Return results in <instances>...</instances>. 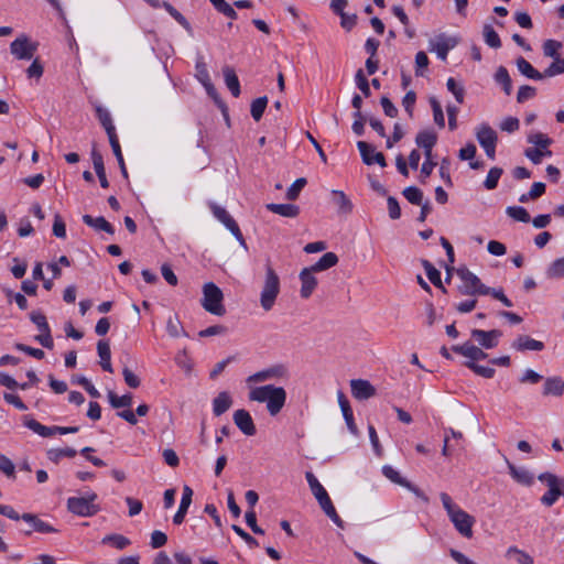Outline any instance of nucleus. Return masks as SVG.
Returning <instances> with one entry per match:
<instances>
[{
	"label": "nucleus",
	"mask_w": 564,
	"mask_h": 564,
	"mask_svg": "<svg viewBox=\"0 0 564 564\" xmlns=\"http://www.w3.org/2000/svg\"><path fill=\"white\" fill-rule=\"evenodd\" d=\"M289 368L283 364L265 367L246 378L248 399L252 402L265 404L271 416L278 415L285 406L288 393L281 386L265 383L269 381L288 380Z\"/></svg>",
	"instance_id": "1"
},
{
	"label": "nucleus",
	"mask_w": 564,
	"mask_h": 564,
	"mask_svg": "<svg viewBox=\"0 0 564 564\" xmlns=\"http://www.w3.org/2000/svg\"><path fill=\"white\" fill-rule=\"evenodd\" d=\"M440 499L454 529L463 538H473V528L476 523L475 517L465 511L447 492H441Z\"/></svg>",
	"instance_id": "2"
},
{
	"label": "nucleus",
	"mask_w": 564,
	"mask_h": 564,
	"mask_svg": "<svg viewBox=\"0 0 564 564\" xmlns=\"http://www.w3.org/2000/svg\"><path fill=\"white\" fill-rule=\"evenodd\" d=\"M280 278L271 265L265 267V275L260 292V306L263 311L269 312L275 305L280 294Z\"/></svg>",
	"instance_id": "3"
},
{
	"label": "nucleus",
	"mask_w": 564,
	"mask_h": 564,
	"mask_svg": "<svg viewBox=\"0 0 564 564\" xmlns=\"http://www.w3.org/2000/svg\"><path fill=\"white\" fill-rule=\"evenodd\" d=\"M203 297L200 301L204 310L213 315L223 316L226 313L224 305V293L214 283L207 282L203 285Z\"/></svg>",
	"instance_id": "4"
},
{
	"label": "nucleus",
	"mask_w": 564,
	"mask_h": 564,
	"mask_svg": "<svg viewBox=\"0 0 564 564\" xmlns=\"http://www.w3.org/2000/svg\"><path fill=\"white\" fill-rule=\"evenodd\" d=\"M97 495L94 491H87L82 497H69L67 499V509L78 517H93L99 512L100 508L95 503Z\"/></svg>",
	"instance_id": "5"
},
{
	"label": "nucleus",
	"mask_w": 564,
	"mask_h": 564,
	"mask_svg": "<svg viewBox=\"0 0 564 564\" xmlns=\"http://www.w3.org/2000/svg\"><path fill=\"white\" fill-rule=\"evenodd\" d=\"M538 478L549 488L547 491L541 497V502L544 506L551 507L561 496L564 497V478H560L551 473H543Z\"/></svg>",
	"instance_id": "6"
},
{
	"label": "nucleus",
	"mask_w": 564,
	"mask_h": 564,
	"mask_svg": "<svg viewBox=\"0 0 564 564\" xmlns=\"http://www.w3.org/2000/svg\"><path fill=\"white\" fill-rule=\"evenodd\" d=\"M457 275L462 281L459 291L465 295H488L489 288L481 283L480 279L467 268H459Z\"/></svg>",
	"instance_id": "7"
},
{
	"label": "nucleus",
	"mask_w": 564,
	"mask_h": 564,
	"mask_svg": "<svg viewBox=\"0 0 564 564\" xmlns=\"http://www.w3.org/2000/svg\"><path fill=\"white\" fill-rule=\"evenodd\" d=\"M475 137L479 145L484 149L490 160L496 158V147L498 142L497 131L487 122H482L475 128Z\"/></svg>",
	"instance_id": "8"
},
{
	"label": "nucleus",
	"mask_w": 564,
	"mask_h": 564,
	"mask_svg": "<svg viewBox=\"0 0 564 564\" xmlns=\"http://www.w3.org/2000/svg\"><path fill=\"white\" fill-rule=\"evenodd\" d=\"M459 41L458 35L440 33L429 40V51L435 53L441 61L445 62L449 51L455 48Z\"/></svg>",
	"instance_id": "9"
},
{
	"label": "nucleus",
	"mask_w": 564,
	"mask_h": 564,
	"mask_svg": "<svg viewBox=\"0 0 564 564\" xmlns=\"http://www.w3.org/2000/svg\"><path fill=\"white\" fill-rule=\"evenodd\" d=\"M37 50V43L26 34H20L11 44L10 52L17 59L30 61Z\"/></svg>",
	"instance_id": "10"
},
{
	"label": "nucleus",
	"mask_w": 564,
	"mask_h": 564,
	"mask_svg": "<svg viewBox=\"0 0 564 564\" xmlns=\"http://www.w3.org/2000/svg\"><path fill=\"white\" fill-rule=\"evenodd\" d=\"M382 475L389 479L391 482L399 485L409 491H411L415 497L421 499L424 502H429L427 496L415 485L406 480L404 477L401 476L400 471L395 469L391 465H384L382 466Z\"/></svg>",
	"instance_id": "11"
},
{
	"label": "nucleus",
	"mask_w": 564,
	"mask_h": 564,
	"mask_svg": "<svg viewBox=\"0 0 564 564\" xmlns=\"http://www.w3.org/2000/svg\"><path fill=\"white\" fill-rule=\"evenodd\" d=\"M210 209L214 217L219 223H221L241 245L245 246V239L239 229V226L237 225L235 219L229 215V213L224 207L216 204H212Z\"/></svg>",
	"instance_id": "12"
},
{
	"label": "nucleus",
	"mask_w": 564,
	"mask_h": 564,
	"mask_svg": "<svg viewBox=\"0 0 564 564\" xmlns=\"http://www.w3.org/2000/svg\"><path fill=\"white\" fill-rule=\"evenodd\" d=\"M502 333L498 329L482 330L473 329L471 337L485 349H491L498 346Z\"/></svg>",
	"instance_id": "13"
},
{
	"label": "nucleus",
	"mask_w": 564,
	"mask_h": 564,
	"mask_svg": "<svg viewBox=\"0 0 564 564\" xmlns=\"http://www.w3.org/2000/svg\"><path fill=\"white\" fill-rule=\"evenodd\" d=\"M236 426L247 436H253L257 432L251 414L245 410L239 409L232 415Z\"/></svg>",
	"instance_id": "14"
},
{
	"label": "nucleus",
	"mask_w": 564,
	"mask_h": 564,
	"mask_svg": "<svg viewBox=\"0 0 564 564\" xmlns=\"http://www.w3.org/2000/svg\"><path fill=\"white\" fill-rule=\"evenodd\" d=\"M195 77L196 79L204 86L207 95L212 97L213 99L217 100L218 94L216 91V88L214 87L210 76L207 69V66L203 58L197 59L195 65Z\"/></svg>",
	"instance_id": "15"
},
{
	"label": "nucleus",
	"mask_w": 564,
	"mask_h": 564,
	"mask_svg": "<svg viewBox=\"0 0 564 564\" xmlns=\"http://www.w3.org/2000/svg\"><path fill=\"white\" fill-rule=\"evenodd\" d=\"M357 148L360 152L361 159L365 164L372 165L375 163L379 164L380 166H386V160L381 152H377L373 147L368 144L365 141H358Z\"/></svg>",
	"instance_id": "16"
},
{
	"label": "nucleus",
	"mask_w": 564,
	"mask_h": 564,
	"mask_svg": "<svg viewBox=\"0 0 564 564\" xmlns=\"http://www.w3.org/2000/svg\"><path fill=\"white\" fill-rule=\"evenodd\" d=\"M351 394L357 400H368L376 395V388L365 379L350 380Z\"/></svg>",
	"instance_id": "17"
},
{
	"label": "nucleus",
	"mask_w": 564,
	"mask_h": 564,
	"mask_svg": "<svg viewBox=\"0 0 564 564\" xmlns=\"http://www.w3.org/2000/svg\"><path fill=\"white\" fill-rule=\"evenodd\" d=\"M452 350L466 357L468 359L467 361L471 362L487 358V354L470 341H466L462 345H455L452 347Z\"/></svg>",
	"instance_id": "18"
},
{
	"label": "nucleus",
	"mask_w": 564,
	"mask_h": 564,
	"mask_svg": "<svg viewBox=\"0 0 564 564\" xmlns=\"http://www.w3.org/2000/svg\"><path fill=\"white\" fill-rule=\"evenodd\" d=\"M21 518L24 522H26L30 525V530L25 532L26 535H30L32 532L55 533L57 531L48 522L43 521L33 513H23Z\"/></svg>",
	"instance_id": "19"
},
{
	"label": "nucleus",
	"mask_w": 564,
	"mask_h": 564,
	"mask_svg": "<svg viewBox=\"0 0 564 564\" xmlns=\"http://www.w3.org/2000/svg\"><path fill=\"white\" fill-rule=\"evenodd\" d=\"M544 343L536 340L529 335H519L512 343L511 348L523 352V351H542L544 349Z\"/></svg>",
	"instance_id": "20"
},
{
	"label": "nucleus",
	"mask_w": 564,
	"mask_h": 564,
	"mask_svg": "<svg viewBox=\"0 0 564 564\" xmlns=\"http://www.w3.org/2000/svg\"><path fill=\"white\" fill-rule=\"evenodd\" d=\"M193 490L189 486L183 487L182 498L176 513L173 517V523L180 525L184 522L188 508L192 503Z\"/></svg>",
	"instance_id": "21"
},
{
	"label": "nucleus",
	"mask_w": 564,
	"mask_h": 564,
	"mask_svg": "<svg viewBox=\"0 0 564 564\" xmlns=\"http://www.w3.org/2000/svg\"><path fill=\"white\" fill-rule=\"evenodd\" d=\"M314 272L315 271L311 268H304L300 273L302 284L300 293L303 299L310 297L317 285V279L314 276Z\"/></svg>",
	"instance_id": "22"
},
{
	"label": "nucleus",
	"mask_w": 564,
	"mask_h": 564,
	"mask_svg": "<svg viewBox=\"0 0 564 564\" xmlns=\"http://www.w3.org/2000/svg\"><path fill=\"white\" fill-rule=\"evenodd\" d=\"M346 4H347V2H330V8H332L334 13L340 15V19H341L340 24H341V26L345 30L350 31L355 26V24H356V14L347 13L345 11Z\"/></svg>",
	"instance_id": "23"
},
{
	"label": "nucleus",
	"mask_w": 564,
	"mask_h": 564,
	"mask_svg": "<svg viewBox=\"0 0 564 564\" xmlns=\"http://www.w3.org/2000/svg\"><path fill=\"white\" fill-rule=\"evenodd\" d=\"M23 425L42 437L55 435V426L43 425L30 415L23 417Z\"/></svg>",
	"instance_id": "24"
},
{
	"label": "nucleus",
	"mask_w": 564,
	"mask_h": 564,
	"mask_svg": "<svg viewBox=\"0 0 564 564\" xmlns=\"http://www.w3.org/2000/svg\"><path fill=\"white\" fill-rule=\"evenodd\" d=\"M330 195L332 200L337 206L339 214L348 215L352 212L354 205L343 191L333 189Z\"/></svg>",
	"instance_id": "25"
},
{
	"label": "nucleus",
	"mask_w": 564,
	"mask_h": 564,
	"mask_svg": "<svg viewBox=\"0 0 564 564\" xmlns=\"http://www.w3.org/2000/svg\"><path fill=\"white\" fill-rule=\"evenodd\" d=\"M507 464H508L510 475L517 482H519L523 486H531L533 484L534 476L527 468L517 467L513 464H511L510 462H507Z\"/></svg>",
	"instance_id": "26"
},
{
	"label": "nucleus",
	"mask_w": 564,
	"mask_h": 564,
	"mask_svg": "<svg viewBox=\"0 0 564 564\" xmlns=\"http://www.w3.org/2000/svg\"><path fill=\"white\" fill-rule=\"evenodd\" d=\"M564 393V380L561 377H549L543 384L544 395L561 397Z\"/></svg>",
	"instance_id": "27"
},
{
	"label": "nucleus",
	"mask_w": 564,
	"mask_h": 564,
	"mask_svg": "<svg viewBox=\"0 0 564 564\" xmlns=\"http://www.w3.org/2000/svg\"><path fill=\"white\" fill-rule=\"evenodd\" d=\"M231 405V395L227 391H223L213 400V412L216 416H219L228 411Z\"/></svg>",
	"instance_id": "28"
},
{
	"label": "nucleus",
	"mask_w": 564,
	"mask_h": 564,
	"mask_svg": "<svg viewBox=\"0 0 564 564\" xmlns=\"http://www.w3.org/2000/svg\"><path fill=\"white\" fill-rule=\"evenodd\" d=\"M267 209L282 217L294 218L299 215L300 208L293 204H268Z\"/></svg>",
	"instance_id": "29"
},
{
	"label": "nucleus",
	"mask_w": 564,
	"mask_h": 564,
	"mask_svg": "<svg viewBox=\"0 0 564 564\" xmlns=\"http://www.w3.org/2000/svg\"><path fill=\"white\" fill-rule=\"evenodd\" d=\"M91 161H93L95 172L99 178L100 185L104 188H107L109 186V183H108V180L106 176L104 159H102V155L95 149L91 151Z\"/></svg>",
	"instance_id": "30"
},
{
	"label": "nucleus",
	"mask_w": 564,
	"mask_h": 564,
	"mask_svg": "<svg viewBox=\"0 0 564 564\" xmlns=\"http://www.w3.org/2000/svg\"><path fill=\"white\" fill-rule=\"evenodd\" d=\"M97 352L100 358V366L105 371L112 372L113 368L111 365V351L110 346L107 341L100 340L97 344Z\"/></svg>",
	"instance_id": "31"
},
{
	"label": "nucleus",
	"mask_w": 564,
	"mask_h": 564,
	"mask_svg": "<svg viewBox=\"0 0 564 564\" xmlns=\"http://www.w3.org/2000/svg\"><path fill=\"white\" fill-rule=\"evenodd\" d=\"M506 557L517 564H534L533 557L517 546H510L506 551Z\"/></svg>",
	"instance_id": "32"
},
{
	"label": "nucleus",
	"mask_w": 564,
	"mask_h": 564,
	"mask_svg": "<svg viewBox=\"0 0 564 564\" xmlns=\"http://www.w3.org/2000/svg\"><path fill=\"white\" fill-rule=\"evenodd\" d=\"M83 221L94 228L97 231H106L113 235V227L104 217H91L90 215H84Z\"/></svg>",
	"instance_id": "33"
},
{
	"label": "nucleus",
	"mask_w": 564,
	"mask_h": 564,
	"mask_svg": "<svg viewBox=\"0 0 564 564\" xmlns=\"http://www.w3.org/2000/svg\"><path fill=\"white\" fill-rule=\"evenodd\" d=\"M319 507L325 512V514L339 528L344 527V522L338 516L329 496L324 497L321 500H317Z\"/></svg>",
	"instance_id": "34"
},
{
	"label": "nucleus",
	"mask_w": 564,
	"mask_h": 564,
	"mask_svg": "<svg viewBox=\"0 0 564 564\" xmlns=\"http://www.w3.org/2000/svg\"><path fill=\"white\" fill-rule=\"evenodd\" d=\"M452 440L462 441V433L453 430L452 427L444 430V446L442 448V454L446 457L453 455L455 452V446L452 445Z\"/></svg>",
	"instance_id": "35"
},
{
	"label": "nucleus",
	"mask_w": 564,
	"mask_h": 564,
	"mask_svg": "<svg viewBox=\"0 0 564 564\" xmlns=\"http://www.w3.org/2000/svg\"><path fill=\"white\" fill-rule=\"evenodd\" d=\"M436 133L429 129L420 131L415 138L416 144L423 150L433 149V147L436 144Z\"/></svg>",
	"instance_id": "36"
},
{
	"label": "nucleus",
	"mask_w": 564,
	"mask_h": 564,
	"mask_svg": "<svg viewBox=\"0 0 564 564\" xmlns=\"http://www.w3.org/2000/svg\"><path fill=\"white\" fill-rule=\"evenodd\" d=\"M518 70L525 77L534 80H541L545 74L538 72L527 59L520 57L517 59Z\"/></svg>",
	"instance_id": "37"
},
{
	"label": "nucleus",
	"mask_w": 564,
	"mask_h": 564,
	"mask_svg": "<svg viewBox=\"0 0 564 564\" xmlns=\"http://www.w3.org/2000/svg\"><path fill=\"white\" fill-rule=\"evenodd\" d=\"M305 478L316 500H321L324 497L328 496V492L313 473L306 471Z\"/></svg>",
	"instance_id": "38"
},
{
	"label": "nucleus",
	"mask_w": 564,
	"mask_h": 564,
	"mask_svg": "<svg viewBox=\"0 0 564 564\" xmlns=\"http://www.w3.org/2000/svg\"><path fill=\"white\" fill-rule=\"evenodd\" d=\"M223 73L227 88L235 97H238L240 95V84L235 70L227 66L223 69Z\"/></svg>",
	"instance_id": "39"
},
{
	"label": "nucleus",
	"mask_w": 564,
	"mask_h": 564,
	"mask_svg": "<svg viewBox=\"0 0 564 564\" xmlns=\"http://www.w3.org/2000/svg\"><path fill=\"white\" fill-rule=\"evenodd\" d=\"M337 262L338 257L334 252H326L310 268L315 272H319L336 265Z\"/></svg>",
	"instance_id": "40"
},
{
	"label": "nucleus",
	"mask_w": 564,
	"mask_h": 564,
	"mask_svg": "<svg viewBox=\"0 0 564 564\" xmlns=\"http://www.w3.org/2000/svg\"><path fill=\"white\" fill-rule=\"evenodd\" d=\"M528 142L534 145V149L549 150L552 139L542 132H531L527 138Z\"/></svg>",
	"instance_id": "41"
},
{
	"label": "nucleus",
	"mask_w": 564,
	"mask_h": 564,
	"mask_svg": "<svg viewBox=\"0 0 564 564\" xmlns=\"http://www.w3.org/2000/svg\"><path fill=\"white\" fill-rule=\"evenodd\" d=\"M549 279L564 278V256L552 261L545 270Z\"/></svg>",
	"instance_id": "42"
},
{
	"label": "nucleus",
	"mask_w": 564,
	"mask_h": 564,
	"mask_svg": "<svg viewBox=\"0 0 564 564\" xmlns=\"http://www.w3.org/2000/svg\"><path fill=\"white\" fill-rule=\"evenodd\" d=\"M108 400L112 408H130L132 405V395L130 393L117 395L113 391H108Z\"/></svg>",
	"instance_id": "43"
},
{
	"label": "nucleus",
	"mask_w": 564,
	"mask_h": 564,
	"mask_svg": "<svg viewBox=\"0 0 564 564\" xmlns=\"http://www.w3.org/2000/svg\"><path fill=\"white\" fill-rule=\"evenodd\" d=\"M166 333L174 338L181 337V336H187L186 332L184 330L181 321L177 316H171L166 321Z\"/></svg>",
	"instance_id": "44"
},
{
	"label": "nucleus",
	"mask_w": 564,
	"mask_h": 564,
	"mask_svg": "<svg viewBox=\"0 0 564 564\" xmlns=\"http://www.w3.org/2000/svg\"><path fill=\"white\" fill-rule=\"evenodd\" d=\"M96 113H97V117H98L100 123L105 128L107 134H111V132L116 131V128H115L112 119H111V115L106 108H104L101 106H97Z\"/></svg>",
	"instance_id": "45"
},
{
	"label": "nucleus",
	"mask_w": 564,
	"mask_h": 564,
	"mask_svg": "<svg viewBox=\"0 0 564 564\" xmlns=\"http://www.w3.org/2000/svg\"><path fill=\"white\" fill-rule=\"evenodd\" d=\"M503 173L501 167H491L484 181V187L488 191H492L498 186L499 180Z\"/></svg>",
	"instance_id": "46"
},
{
	"label": "nucleus",
	"mask_w": 564,
	"mask_h": 564,
	"mask_svg": "<svg viewBox=\"0 0 564 564\" xmlns=\"http://www.w3.org/2000/svg\"><path fill=\"white\" fill-rule=\"evenodd\" d=\"M76 455V451L72 447L64 448H52L47 452V457L53 463H58L64 457H74Z\"/></svg>",
	"instance_id": "47"
},
{
	"label": "nucleus",
	"mask_w": 564,
	"mask_h": 564,
	"mask_svg": "<svg viewBox=\"0 0 564 564\" xmlns=\"http://www.w3.org/2000/svg\"><path fill=\"white\" fill-rule=\"evenodd\" d=\"M482 34L486 44L490 47L498 48L501 46L500 37L490 24L484 25Z\"/></svg>",
	"instance_id": "48"
},
{
	"label": "nucleus",
	"mask_w": 564,
	"mask_h": 564,
	"mask_svg": "<svg viewBox=\"0 0 564 564\" xmlns=\"http://www.w3.org/2000/svg\"><path fill=\"white\" fill-rule=\"evenodd\" d=\"M495 80L497 82V84L501 85L503 87V90L507 95H509L511 93V88H512V84H511V78L509 76V73L508 70L500 66L496 74H495Z\"/></svg>",
	"instance_id": "49"
},
{
	"label": "nucleus",
	"mask_w": 564,
	"mask_h": 564,
	"mask_svg": "<svg viewBox=\"0 0 564 564\" xmlns=\"http://www.w3.org/2000/svg\"><path fill=\"white\" fill-rule=\"evenodd\" d=\"M524 155L533 164H540L542 162L543 158L552 156V151L551 150H541V149L528 148L524 151Z\"/></svg>",
	"instance_id": "50"
},
{
	"label": "nucleus",
	"mask_w": 564,
	"mask_h": 564,
	"mask_svg": "<svg viewBox=\"0 0 564 564\" xmlns=\"http://www.w3.org/2000/svg\"><path fill=\"white\" fill-rule=\"evenodd\" d=\"M101 542L104 544H111L112 546H115L118 550H123L130 544L129 539H127L126 536H123L121 534L106 535Z\"/></svg>",
	"instance_id": "51"
},
{
	"label": "nucleus",
	"mask_w": 564,
	"mask_h": 564,
	"mask_svg": "<svg viewBox=\"0 0 564 564\" xmlns=\"http://www.w3.org/2000/svg\"><path fill=\"white\" fill-rule=\"evenodd\" d=\"M506 213L509 217L513 218L517 221L529 223L530 215L525 210L524 207L521 206H509L506 209Z\"/></svg>",
	"instance_id": "52"
},
{
	"label": "nucleus",
	"mask_w": 564,
	"mask_h": 564,
	"mask_svg": "<svg viewBox=\"0 0 564 564\" xmlns=\"http://www.w3.org/2000/svg\"><path fill=\"white\" fill-rule=\"evenodd\" d=\"M563 44L555 40H546L543 43V53L547 57L554 58V61L560 56V50Z\"/></svg>",
	"instance_id": "53"
},
{
	"label": "nucleus",
	"mask_w": 564,
	"mask_h": 564,
	"mask_svg": "<svg viewBox=\"0 0 564 564\" xmlns=\"http://www.w3.org/2000/svg\"><path fill=\"white\" fill-rule=\"evenodd\" d=\"M446 87H447L448 91H451L453 94V96L455 97V99L458 104L464 102V97H465L464 87L462 85H459L455 80V78L449 77L446 82Z\"/></svg>",
	"instance_id": "54"
},
{
	"label": "nucleus",
	"mask_w": 564,
	"mask_h": 564,
	"mask_svg": "<svg viewBox=\"0 0 564 564\" xmlns=\"http://www.w3.org/2000/svg\"><path fill=\"white\" fill-rule=\"evenodd\" d=\"M430 105L433 110L434 122L440 127H445V117L440 101L435 97L430 98Z\"/></svg>",
	"instance_id": "55"
},
{
	"label": "nucleus",
	"mask_w": 564,
	"mask_h": 564,
	"mask_svg": "<svg viewBox=\"0 0 564 564\" xmlns=\"http://www.w3.org/2000/svg\"><path fill=\"white\" fill-rule=\"evenodd\" d=\"M268 98L259 97L251 104V116L256 121H259L267 108Z\"/></svg>",
	"instance_id": "56"
},
{
	"label": "nucleus",
	"mask_w": 564,
	"mask_h": 564,
	"mask_svg": "<svg viewBox=\"0 0 564 564\" xmlns=\"http://www.w3.org/2000/svg\"><path fill=\"white\" fill-rule=\"evenodd\" d=\"M154 7H160L162 4L165 10L186 30H191L189 24L187 20L176 10L174 9L169 2H152Z\"/></svg>",
	"instance_id": "57"
},
{
	"label": "nucleus",
	"mask_w": 564,
	"mask_h": 564,
	"mask_svg": "<svg viewBox=\"0 0 564 564\" xmlns=\"http://www.w3.org/2000/svg\"><path fill=\"white\" fill-rule=\"evenodd\" d=\"M465 365L470 370H473L476 375H478L482 378L490 379L495 376V372H496L494 368L487 367V366H480V365H477L476 362L466 361Z\"/></svg>",
	"instance_id": "58"
},
{
	"label": "nucleus",
	"mask_w": 564,
	"mask_h": 564,
	"mask_svg": "<svg viewBox=\"0 0 564 564\" xmlns=\"http://www.w3.org/2000/svg\"><path fill=\"white\" fill-rule=\"evenodd\" d=\"M403 195L410 203L414 205H422L423 203V193L415 186H409L404 188Z\"/></svg>",
	"instance_id": "59"
},
{
	"label": "nucleus",
	"mask_w": 564,
	"mask_h": 564,
	"mask_svg": "<svg viewBox=\"0 0 564 564\" xmlns=\"http://www.w3.org/2000/svg\"><path fill=\"white\" fill-rule=\"evenodd\" d=\"M520 128V121L518 118L509 116L503 118L499 123V129L503 132L513 133Z\"/></svg>",
	"instance_id": "60"
},
{
	"label": "nucleus",
	"mask_w": 564,
	"mask_h": 564,
	"mask_svg": "<svg viewBox=\"0 0 564 564\" xmlns=\"http://www.w3.org/2000/svg\"><path fill=\"white\" fill-rule=\"evenodd\" d=\"M306 178L300 177L295 182L291 184V186L286 191V198L290 200H294L299 197L301 191L306 185Z\"/></svg>",
	"instance_id": "61"
},
{
	"label": "nucleus",
	"mask_w": 564,
	"mask_h": 564,
	"mask_svg": "<svg viewBox=\"0 0 564 564\" xmlns=\"http://www.w3.org/2000/svg\"><path fill=\"white\" fill-rule=\"evenodd\" d=\"M424 270L429 280L435 285L441 286V272L434 268L429 261H424Z\"/></svg>",
	"instance_id": "62"
},
{
	"label": "nucleus",
	"mask_w": 564,
	"mask_h": 564,
	"mask_svg": "<svg viewBox=\"0 0 564 564\" xmlns=\"http://www.w3.org/2000/svg\"><path fill=\"white\" fill-rule=\"evenodd\" d=\"M542 376L533 369H525L519 378L521 383L536 384L542 380Z\"/></svg>",
	"instance_id": "63"
},
{
	"label": "nucleus",
	"mask_w": 564,
	"mask_h": 564,
	"mask_svg": "<svg viewBox=\"0 0 564 564\" xmlns=\"http://www.w3.org/2000/svg\"><path fill=\"white\" fill-rule=\"evenodd\" d=\"M564 73V57L560 56L545 69L546 77H554Z\"/></svg>",
	"instance_id": "64"
}]
</instances>
